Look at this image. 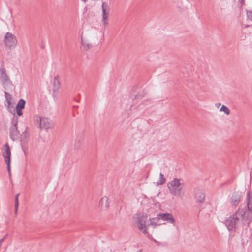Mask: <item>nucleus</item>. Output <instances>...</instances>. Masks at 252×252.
Segmentation results:
<instances>
[{"label": "nucleus", "mask_w": 252, "mask_h": 252, "mask_svg": "<svg viewBox=\"0 0 252 252\" xmlns=\"http://www.w3.org/2000/svg\"><path fill=\"white\" fill-rule=\"evenodd\" d=\"M22 149H23V151H24V152H25V149H24V146H23V145H22Z\"/></svg>", "instance_id": "31"}, {"label": "nucleus", "mask_w": 252, "mask_h": 252, "mask_svg": "<svg viewBox=\"0 0 252 252\" xmlns=\"http://www.w3.org/2000/svg\"><path fill=\"white\" fill-rule=\"evenodd\" d=\"M141 252V250H140L139 252Z\"/></svg>", "instance_id": "33"}, {"label": "nucleus", "mask_w": 252, "mask_h": 252, "mask_svg": "<svg viewBox=\"0 0 252 252\" xmlns=\"http://www.w3.org/2000/svg\"><path fill=\"white\" fill-rule=\"evenodd\" d=\"M59 85L60 82L59 80L57 77H55L54 79V82H53V91L54 92L56 91L59 88Z\"/></svg>", "instance_id": "18"}, {"label": "nucleus", "mask_w": 252, "mask_h": 252, "mask_svg": "<svg viewBox=\"0 0 252 252\" xmlns=\"http://www.w3.org/2000/svg\"><path fill=\"white\" fill-rule=\"evenodd\" d=\"M5 151L3 153V156L5 158V161L10 160L11 152L9 145L6 143L4 146Z\"/></svg>", "instance_id": "14"}, {"label": "nucleus", "mask_w": 252, "mask_h": 252, "mask_svg": "<svg viewBox=\"0 0 252 252\" xmlns=\"http://www.w3.org/2000/svg\"><path fill=\"white\" fill-rule=\"evenodd\" d=\"M4 43L7 48L12 49L17 46V40L14 34L8 32L4 36Z\"/></svg>", "instance_id": "6"}, {"label": "nucleus", "mask_w": 252, "mask_h": 252, "mask_svg": "<svg viewBox=\"0 0 252 252\" xmlns=\"http://www.w3.org/2000/svg\"><path fill=\"white\" fill-rule=\"evenodd\" d=\"M19 195V194H16L15 197V212L16 213L18 210V196Z\"/></svg>", "instance_id": "21"}, {"label": "nucleus", "mask_w": 252, "mask_h": 252, "mask_svg": "<svg viewBox=\"0 0 252 252\" xmlns=\"http://www.w3.org/2000/svg\"><path fill=\"white\" fill-rule=\"evenodd\" d=\"M18 118L17 116H13L11 119V125L9 128V135L11 140L14 141L19 138V131L17 129V124Z\"/></svg>", "instance_id": "5"}, {"label": "nucleus", "mask_w": 252, "mask_h": 252, "mask_svg": "<svg viewBox=\"0 0 252 252\" xmlns=\"http://www.w3.org/2000/svg\"><path fill=\"white\" fill-rule=\"evenodd\" d=\"M159 177H160L159 181L158 183V184H159V185H162V184H164L166 182V179L164 177L163 174H162L161 173H160L159 174Z\"/></svg>", "instance_id": "22"}, {"label": "nucleus", "mask_w": 252, "mask_h": 252, "mask_svg": "<svg viewBox=\"0 0 252 252\" xmlns=\"http://www.w3.org/2000/svg\"><path fill=\"white\" fill-rule=\"evenodd\" d=\"M102 11V22L104 26L108 24V19L110 11V8L109 5L106 2H102L101 6Z\"/></svg>", "instance_id": "7"}, {"label": "nucleus", "mask_w": 252, "mask_h": 252, "mask_svg": "<svg viewBox=\"0 0 252 252\" xmlns=\"http://www.w3.org/2000/svg\"><path fill=\"white\" fill-rule=\"evenodd\" d=\"M82 0L83 1H84V2H85L86 1V0Z\"/></svg>", "instance_id": "32"}, {"label": "nucleus", "mask_w": 252, "mask_h": 252, "mask_svg": "<svg viewBox=\"0 0 252 252\" xmlns=\"http://www.w3.org/2000/svg\"><path fill=\"white\" fill-rule=\"evenodd\" d=\"M247 209L242 208V205L237 211L230 215L226 220L225 225L229 231H235L239 220L244 221V223L249 227L252 219V193L248 191L247 194Z\"/></svg>", "instance_id": "1"}, {"label": "nucleus", "mask_w": 252, "mask_h": 252, "mask_svg": "<svg viewBox=\"0 0 252 252\" xmlns=\"http://www.w3.org/2000/svg\"><path fill=\"white\" fill-rule=\"evenodd\" d=\"M170 193L175 196L182 198L184 195L185 186L181 179L174 178L168 183Z\"/></svg>", "instance_id": "2"}, {"label": "nucleus", "mask_w": 252, "mask_h": 252, "mask_svg": "<svg viewBox=\"0 0 252 252\" xmlns=\"http://www.w3.org/2000/svg\"><path fill=\"white\" fill-rule=\"evenodd\" d=\"M109 206V198L104 196L99 201V207L102 210H107Z\"/></svg>", "instance_id": "12"}, {"label": "nucleus", "mask_w": 252, "mask_h": 252, "mask_svg": "<svg viewBox=\"0 0 252 252\" xmlns=\"http://www.w3.org/2000/svg\"><path fill=\"white\" fill-rule=\"evenodd\" d=\"M81 44L83 49L86 51L89 50L92 47L91 44H90L87 41L83 40L82 38H81Z\"/></svg>", "instance_id": "17"}, {"label": "nucleus", "mask_w": 252, "mask_h": 252, "mask_svg": "<svg viewBox=\"0 0 252 252\" xmlns=\"http://www.w3.org/2000/svg\"><path fill=\"white\" fill-rule=\"evenodd\" d=\"M27 127L26 128L25 130L22 132V133L21 135V141L22 142V145L23 143H26L29 138V134L27 132Z\"/></svg>", "instance_id": "16"}, {"label": "nucleus", "mask_w": 252, "mask_h": 252, "mask_svg": "<svg viewBox=\"0 0 252 252\" xmlns=\"http://www.w3.org/2000/svg\"><path fill=\"white\" fill-rule=\"evenodd\" d=\"M239 2L242 5L244 2V0H239Z\"/></svg>", "instance_id": "29"}, {"label": "nucleus", "mask_w": 252, "mask_h": 252, "mask_svg": "<svg viewBox=\"0 0 252 252\" xmlns=\"http://www.w3.org/2000/svg\"><path fill=\"white\" fill-rule=\"evenodd\" d=\"M7 236H8V234H7L5 235V236L3 238H5V239Z\"/></svg>", "instance_id": "30"}, {"label": "nucleus", "mask_w": 252, "mask_h": 252, "mask_svg": "<svg viewBox=\"0 0 252 252\" xmlns=\"http://www.w3.org/2000/svg\"><path fill=\"white\" fill-rule=\"evenodd\" d=\"M194 196L196 202L200 203L204 202L205 198L204 191L199 188H196L194 189Z\"/></svg>", "instance_id": "8"}, {"label": "nucleus", "mask_w": 252, "mask_h": 252, "mask_svg": "<svg viewBox=\"0 0 252 252\" xmlns=\"http://www.w3.org/2000/svg\"><path fill=\"white\" fill-rule=\"evenodd\" d=\"M5 162L7 165V170L9 172V173H10V160H8V161H5Z\"/></svg>", "instance_id": "26"}, {"label": "nucleus", "mask_w": 252, "mask_h": 252, "mask_svg": "<svg viewBox=\"0 0 252 252\" xmlns=\"http://www.w3.org/2000/svg\"><path fill=\"white\" fill-rule=\"evenodd\" d=\"M5 98H6V96H7V98L10 99V100H11V94L9 93L6 92H5Z\"/></svg>", "instance_id": "28"}, {"label": "nucleus", "mask_w": 252, "mask_h": 252, "mask_svg": "<svg viewBox=\"0 0 252 252\" xmlns=\"http://www.w3.org/2000/svg\"><path fill=\"white\" fill-rule=\"evenodd\" d=\"M251 233L249 232L248 234V235L244 234V232H243L242 234V244L243 245H247V244L250 242V237H251Z\"/></svg>", "instance_id": "15"}, {"label": "nucleus", "mask_w": 252, "mask_h": 252, "mask_svg": "<svg viewBox=\"0 0 252 252\" xmlns=\"http://www.w3.org/2000/svg\"><path fill=\"white\" fill-rule=\"evenodd\" d=\"M35 124L38 126L41 129L47 130L54 128V123L52 120L48 118L41 117L38 115H36L34 117Z\"/></svg>", "instance_id": "3"}, {"label": "nucleus", "mask_w": 252, "mask_h": 252, "mask_svg": "<svg viewBox=\"0 0 252 252\" xmlns=\"http://www.w3.org/2000/svg\"><path fill=\"white\" fill-rule=\"evenodd\" d=\"M158 216L160 218V219L166 221L168 223L174 224L175 222V219L173 215L169 213H160L158 214Z\"/></svg>", "instance_id": "10"}, {"label": "nucleus", "mask_w": 252, "mask_h": 252, "mask_svg": "<svg viewBox=\"0 0 252 252\" xmlns=\"http://www.w3.org/2000/svg\"><path fill=\"white\" fill-rule=\"evenodd\" d=\"M0 79L4 85L11 83L10 78L6 73V70L4 67H1L0 69Z\"/></svg>", "instance_id": "11"}, {"label": "nucleus", "mask_w": 252, "mask_h": 252, "mask_svg": "<svg viewBox=\"0 0 252 252\" xmlns=\"http://www.w3.org/2000/svg\"><path fill=\"white\" fill-rule=\"evenodd\" d=\"M6 101H7V105L6 106L7 107V108L9 110H10L11 108H13V103H12L11 100H10V99L7 98V96H6Z\"/></svg>", "instance_id": "24"}, {"label": "nucleus", "mask_w": 252, "mask_h": 252, "mask_svg": "<svg viewBox=\"0 0 252 252\" xmlns=\"http://www.w3.org/2000/svg\"><path fill=\"white\" fill-rule=\"evenodd\" d=\"M82 142L83 140L81 138L76 139L74 143V148L76 149H78L79 148H80Z\"/></svg>", "instance_id": "20"}, {"label": "nucleus", "mask_w": 252, "mask_h": 252, "mask_svg": "<svg viewBox=\"0 0 252 252\" xmlns=\"http://www.w3.org/2000/svg\"><path fill=\"white\" fill-rule=\"evenodd\" d=\"M160 218L159 216H157L155 218H150L149 220L150 223L147 224L148 226H152L153 228H155L157 226L161 225V223H159V220Z\"/></svg>", "instance_id": "13"}, {"label": "nucleus", "mask_w": 252, "mask_h": 252, "mask_svg": "<svg viewBox=\"0 0 252 252\" xmlns=\"http://www.w3.org/2000/svg\"><path fill=\"white\" fill-rule=\"evenodd\" d=\"M147 219L148 216L147 214H139L137 215L136 222L139 230L147 235L148 237H149L150 234L147 231V228L148 226L146 224Z\"/></svg>", "instance_id": "4"}, {"label": "nucleus", "mask_w": 252, "mask_h": 252, "mask_svg": "<svg viewBox=\"0 0 252 252\" xmlns=\"http://www.w3.org/2000/svg\"><path fill=\"white\" fill-rule=\"evenodd\" d=\"M220 111H223L226 114L229 115L230 114V110L225 105H222L220 108Z\"/></svg>", "instance_id": "23"}, {"label": "nucleus", "mask_w": 252, "mask_h": 252, "mask_svg": "<svg viewBox=\"0 0 252 252\" xmlns=\"http://www.w3.org/2000/svg\"><path fill=\"white\" fill-rule=\"evenodd\" d=\"M25 104L26 101L24 99H20L18 102L16 108L23 109L25 107Z\"/></svg>", "instance_id": "19"}, {"label": "nucleus", "mask_w": 252, "mask_h": 252, "mask_svg": "<svg viewBox=\"0 0 252 252\" xmlns=\"http://www.w3.org/2000/svg\"><path fill=\"white\" fill-rule=\"evenodd\" d=\"M242 193L240 191H234L230 199V203L232 206H237L241 200Z\"/></svg>", "instance_id": "9"}, {"label": "nucleus", "mask_w": 252, "mask_h": 252, "mask_svg": "<svg viewBox=\"0 0 252 252\" xmlns=\"http://www.w3.org/2000/svg\"><path fill=\"white\" fill-rule=\"evenodd\" d=\"M16 110L17 114L19 116L22 115V114H23L22 109L16 108Z\"/></svg>", "instance_id": "27"}, {"label": "nucleus", "mask_w": 252, "mask_h": 252, "mask_svg": "<svg viewBox=\"0 0 252 252\" xmlns=\"http://www.w3.org/2000/svg\"><path fill=\"white\" fill-rule=\"evenodd\" d=\"M247 15L248 18L252 21V11H249L247 12Z\"/></svg>", "instance_id": "25"}]
</instances>
